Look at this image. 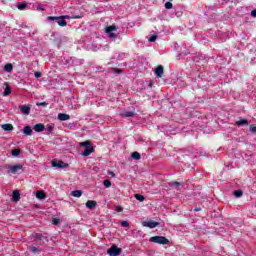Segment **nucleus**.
<instances>
[{
	"mask_svg": "<svg viewBox=\"0 0 256 256\" xmlns=\"http://www.w3.org/2000/svg\"><path fill=\"white\" fill-rule=\"evenodd\" d=\"M4 131H13V124H4L2 125Z\"/></svg>",
	"mask_w": 256,
	"mask_h": 256,
	"instance_id": "20",
	"label": "nucleus"
},
{
	"mask_svg": "<svg viewBox=\"0 0 256 256\" xmlns=\"http://www.w3.org/2000/svg\"><path fill=\"white\" fill-rule=\"evenodd\" d=\"M17 7H18L19 11H23V9H25L27 7V3L22 2V3L18 4Z\"/></svg>",
	"mask_w": 256,
	"mask_h": 256,
	"instance_id": "29",
	"label": "nucleus"
},
{
	"mask_svg": "<svg viewBox=\"0 0 256 256\" xmlns=\"http://www.w3.org/2000/svg\"><path fill=\"white\" fill-rule=\"evenodd\" d=\"M134 197H135V199H137V201H140V202L145 201V196H143L141 194H135Z\"/></svg>",
	"mask_w": 256,
	"mask_h": 256,
	"instance_id": "26",
	"label": "nucleus"
},
{
	"mask_svg": "<svg viewBox=\"0 0 256 256\" xmlns=\"http://www.w3.org/2000/svg\"><path fill=\"white\" fill-rule=\"evenodd\" d=\"M60 19H81V16L69 17L68 15H63V16H48L47 17V21H59Z\"/></svg>",
	"mask_w": 256,
	"mask_h": 256,
	"instance_id": "3",
	"label": "nucleus"
},
{
	"mask_svg": "<svg viewBox=\"0 0 256 256\" xmlns=\"http://www.w3.org/2000/svg\"><path fill=\"white\" fill-rule=\"evenodd\" d=\"M36 105H37V107H47L48 103L47 102H37Z\"/></svg>",
	"mask_w": 256,
	"mask_h": 256,
	"instance_id": "35",
	"label": "nucleus"
},
{
	"mask_svg": "<svg viewBox=\"0 0 256 256\" xmlns=\"http://www.w3.org/2000/svg\"><path fill=\"white\" fill-rule=\"evenodd\" d=\"M80 147H91V141L87 140L85 142H81Z\"/></svg>",
	"mask_w": 256,
	"mask_h": 256,
	"instance_id": "28",
	"label": "nucleus"
},
{
	"mask_svg": "<svg viewBox=\"0 0 256 256\" xmlns=\"http://www.w3.org/2000/svg\"><path fill=\"white\" fill-rule=\"evenodd\" d=\"M148 41H150V43H155L157 41V35H152Z\"/></svg>",
	"mask_w": 256,
	"mask_h": 256,
	"instance_id": "34",
	"label": "nucleus"
},
{
	"mask_svg": "<svg viewBox=\"0 0 256 256\" xmlns=\"http://www.w3.org/2000/svg\"><path fill=\"white\" fill-rule=\"evenodd\" d=\"M117 73H121V70H117Z\"/></svg>",
	"mask_w": 256,
	"mask_h": 256,
	"instance_id": "48",
	"label": "nucleus"
},
{
	"mask_svg": "<svg viewBox=\"0 0 256 256\" xmlns=\"http://www.w3.org/2000/svg\"><path fill=\"white\" fill-rule=\"evenodd\" d=\"M37 199H47V194L43 191H37L36 192Z\"/></svg>",
	"mask_w": 256,
	"mask_h": 256,
	"instance_id": "16",
	"label": "nucleus"
},
{
	"mask_svg": "<svg viewBox=\"0 0 256 256\" xmlns=\"http://www.w3.org/2000/svg\"><path fill=\"white\" fill-rule=\"evenodd\" d=\"M34 131H36V133H41V132L45 131V125L42 123H38V124L34 125Z\"/></svg>",
	"mask_w": 256,
	"mask_h": 256,
	"instance_id": "10",
	"label": "nucleus"
},
{
	"mask_svg": "<svg viewBox=\"0 0 256 256\" xmlns=\"http://www.w3.org/2000/svg\"><path fill=\"white\" fill-rule=\"evenodd\" d=\"M116 211H117L118 213H121V212L123 211V208H122L121 206H117V207H116Z\"/></svg>",
	"mask_w": 256,
	"mask_h": 256,
	"instance_id": "43",
	"label": "nucleus"
},
{
	"mask_svg": "<svg viewBox=\"0 0 256 256\" xmlns=\"http://www.w3.org/2000/svg\"><path fill=\"white\" fill-rule=\"evenodd\" d=\"M19 199H21V194L15 190L12 193V201H14V203H17V201H19Z\"/></svg>",
	"mask_w": 256,
	"mask_h": 256,
	"instance_id": "12",
	"label": "nucleus"
},
{
	"mask_svg": "<svg viewBox=\"0 0 256 256\" xmlns=\"http://www.w3.org/2000/svg\"><path fill=\"white\" fill-rule=\"evenodd\" d=\"M135 116V112L133 111H125L122 113V117H134Z\"/></svg>",
	"mask_w": 256,
	"mask_h": 256,
	"instance_id": "22",
	"label": "nucleus"
},
{
	"mask_svg": "<svg viewBox=\"0 0 256 256\" xmlns=\"http://www.w3.org/2000/svg\"><path fill=\"white\" fill-rule=\"evenodd\" d=\"M170 187H175L176 189H179V187H181V183L177 181L170 182Z\"/></svg>",
	"mask_w": 256,
	"mask_h": 256,
	"instance_id": "25",
	"label": "nucleus"
},
{
	"mask_svg": "<svg viewBox=\"0 0 256 256\" xmlns=\"http://www.w3.org/2000/svg\"><path fill=\"white\" fill-rule=\"evenodd\" d=\"M24 135L31 136L33 135V129H31V126H25L23 129Z\"/></svg>",
	"mask_w": 256,
	"mask_h": 256,
	"instance_id": "14",
	"label": "nucleus"
},
{
	"mask_svg": "<svg viewBox=\"0 0 256 256\" xmlns=\"http://www.w3.org/2000/svg\"><path fill=\"white\" fill-rule=\"evenodd\" d=\"M250 131L252 133H256V126L255 125H250Z\"/></svg>",
	"mask_w": 256,
	"mask_h": 256,
	"instance_id": "40",
	"label": "nucleus"
},
{
	"mask_svg": "<svg viewBox=\"0 0 256 256\" xmlns=\"http://www.w3.org/2000/svg\"><path fill=\"white\" fill-rule=\"evenodd\" d=\"M34 77H36V79H39V78L43 77V73H41V72H35V73H34Z\"/></svg>",
	"mask_w": 256,
	"mask_h": 256,
	"instance_id": "38",
	"label": "nucleus"
},
{
	"mask_svg": "<svg viewBox=\"0 0 256 256\" xmlns=\"http://www.w3.org/2000/svg\"><path fill=\"white\" fill-rule=\"evenodd\" d=\"M251 15H252L253 17H256V9L251 11Z\"/></svg>",
	"mask_w": 256,
	"mask_h": 256,
	"instance_id": "45",
	"label": "nucleus"
},
{
	"mask_svg": "<svg viewBox=\"0 0 256 256\" xmlns=\"http://www.w3.org/2000/svg\"><path fill=\"white\" fill-rule=\"evenodd\" d=\"M34 238H36L38 241H43V235L42 234L37 233V234L34 235Z\"/></svg>",
	"mask_w": 256,
	"mask_h": 256,
	"instance_id": "36",
	"label": "nucleus"
},
{
	"mask_svg": "<svg viewBox=\"0 0 256 256\" xmlns=\"http://www.w3.org/2000/svg\"><path fill=\"white\" fill-rule=\"evenodd\" d=\"M249 122L247 121V119H241L239 121H236L235 125H237V127H241L243 125H248Z\"/></svg>",
	"mask_w": 256,
	"mask_h": 256,
	"instance_id": "17",
	"label": "nucleus"
},
{
	"mask_svg": "<svg viewBox=\"0 0 256 256\" xmlns=\"http://www.w3.org/2000/svg\"><path fill=\"white\" fill-rule=\"evenodd\" d=\"M81 195H83V191L82 190H74V191L71 192V196L72 197L79 198V197H81Z\"/></svg>",
	"mask_w": 256,
	"mask_h": 256,
	"instance_id": "15",
	"label": "nucleus"
},
{
	"mask_svg": "<svg viewBox=\"0 0 256 256\" xmlns=\"http://www.w3.org/2000/svg\"><path fill=\"white\" fill-rule=\"evenodd\" d=\"M12 155L14 157H17V155H21V150L20 149H13L12 150Z\"/></svg>",
	"mask_w": 256,
	"mask_h": 256,
	"instance_id": "32",
	"label": "nucleus"
},
{
	"mask_svg": "<svg viewBox=\"0 0 256 256\" xmlns=\"http://www.w3.org/2000/svg\"><path fill=\"white\" fill-rule=\"evenodd\" d=\"M165 9H173V3L171 2H166L164 5Z\"/></svg>",
	"mask_w": 256,
	"mask_h": 256,
	"instance_id": "33",
	"label": "nucleus"
},
{
	"mask_svg": "<svg viewBox=\"0 0 256 256\" xmlns=\"http://www.w3.org/2000/svg\"><path fill=\"white\" fill-rule=\"evenodd\" d=\"M234 196L237 198L243 197V191H241V190L234 191Z\"/></svg>",
	"mask_w": 256,
	"mask_h": 256,
	"instance_id": "31",
	"label": "nucleus"
},
{
	"mask_svg": "<svg viewBox=\"0 0 256 256\" xmlns=\"http://www.w3.org/2000/svg\"><path fill=\"white\" fill-rule=\"evenodd\" d=\"M152 85H153V84H151V83H150V85H149V86H150V87H152Z\"/></svg>",
	"mask_w": 256,
	"mask_h": 256,
	"instance_id": "49",
	"label": "nucleus"
},
{
	"mask_svg": "<svg viewBox=\"0 0 256 256\" xmlns=\"http://www.w3.org/2000/svg\"><path fill=\"white\" fill-rule=\"evenodd\" d=\"M19 109L23 115H29L31 113V106L29 105H21Z\"/></svg>",
	"mask_w": 256,
	"mask_h": 256,
	"instance_id": "7",
	"label": "nucleus"
},
{
	"mask_svg": "<svg viewBox=\"0 0 256 256\" xmlns=\"http://www.w3.org/2000/svg\"><path fill=\"white\" fill-rule=\"evenodd\" d=\"M59 121H69L71 119V116L69 114L60 113L58 114Z\"/></svg>",
	"mask_w": 256,
	"mask_h": 256,
	"instance_id": "11",
	"label": "nucleus"
},
{
	"mask_svg": "<svg viewBox=\"0 0 256 256\" xmlns=\"http://www.w3.org/2000/svg\"><path fill=\"white\" fill-rule=\"evenodd\" d=\"M6 169L8 170V173H12V175H17L19 171H23V164L6 165Z\"/></svg>",
	"mask_w": 256,
	"mask_h": 256,
	"instance_id": "2",
	"label": "nucleus"
},
{
	"mask_svg": "<svg viewBox=\"0 0 256 256\" xmlns=\"http://www.w3.org/2000/svg\"><path fill=\"white\" fill-rule=\"evenodd\" d=\"M109 37H111L112 39H115V37H117V34L110 32L108 33Z\"/></svg>",
	"mask_w": 256,
	"mask_h": 256,
	"instance_id": "41",
	"label": "nucleus"
},
{
	"mask_svg": "<svg viewBox=\"0 0 256 256\" xmlns=\"http://www.w3.org/2000/svg\"><path fill=\"white\" fill-rule=\"evenodd\" d=\"M113 31H117V26L111 25L106 27V33H113Z\"/></svg>",
	"mask_w": 256,
	"mask_h": 256,
	"instance_id": "21",
	"label": "nucleus"
},
{
	"mask_svg": "<svg viewBox=\"0 0 256 256\" xmlns=\"http://www.w3.org/2000/svg\"><path fill=\"white\" fill-rule=\"evenodd\" d=\"M163 72H164V68H163L162 65H159V66L156 67V69H155V74H156V76H157L158 78L163 77Z\"/></svg>",
	"mask_w": 256,
	"mask_h": 256,
	"instance_id": "9",
	"label": "nucleus"
},
{
	"mask_svg": "<svg viewBox=\"0 0 256 256\" xmlns=\"http://www.w3.org/2000/svg\"><path fill=\"white\" fill-rule=\"evenodd\" d=\"M8 95H11V87L6 86L4 92H3V96L4 97H8Z\"/></svg>",
	"mask_w": 256,
	"mask_h": 256,
	"instance_id": "24",
	"label": "nucleus"
},
{
	"mask_svg": "<svg viewBox=\"0 0 256 256\" xmlns=\"http://www.w3.org/2000/svg\"><path fill=\"white\" fill-rule=\"evenodd\" d=\"M143 227H148V229H155V227H159V222H155L153 220L150 221H143Z\"/></svg>",
	"mask_w": 256,
	"mask_h": 256,
	"instance_id": "6",
	"label": "nucleus"
},
{
	"mask_svg": "<svg viewBox=\"0 0 256 256\" xmlns=\"http://www.w3.org/2000/svg\"><path fill=\"white\" fill-rule=\"evenodd\" d=\"M91 153H95V148L93 146H88L85 148V150L82 152V155L84 157H89Z\"/></svg>",
	"mask_w": 256,
	"mask_h": 256,
	"instance_id": "8",
	"label": "nucleus"
},
{
	"mask_svg": "<svg viewBox=\"0 0 256 256\" xmlns=\"http://www.w3.org/2000/svg\"><path fill=\"white\" fill-rule=\"evenodd\" d=\"M108 175H110V177H114L115 176V173L111 170L108 171Z\"/></svg>",
	"mask_w": 256,
	"mask_h": 256,
	"instance_id": "44",
	"label": "nucleus"
},
{
	"mask_svg": "<svg viewBox=\"0 0 256 256\" xmlns=\"http://www.w3.org/2000/svg\"><path fill=\"white\" fill-rule=\"evenodd\" d=\"M103 184H104V187H106L107 189L111 187V182L109 180H104Z\"/></svg>",
	"mask_w": 256,
	"mask_h": 256,
	"instance_id": "37",
	"label": "nucleus"
},
{
	"mask_svg": "<svg viewBox=\"0 0 256 256\" xmlns=\"http://www.w3.org/2000/svg\"><path fill=\"white\" fill-rule=\"evenodd\" d=\"M52 223H53V225H59V219L58 218H53Z\"/></svg>",
	"mask_w": 256,
	"mask_h": 256,
	"instance_id": "39",
	"label": "nucleus"
},
{
	"mask_svg": "<svg viewBox=\"0 0 256 256\" xmlns=\"http://www.w3.org/2000/svg\"><path fill=\"white\" fill-rule=\"evenodd\" d=\"M30 251L31 253H41V249H39V247L36 246H31Z\"/></svg>",
	"mask_w": 256,
	"mask_h": 256,
	"instance_id": "27",
	"label": "nucleus"
},
{
	"mask_svg": "<svg viewBox=\"0 0 256 256\" xmlns=\"http://www.w3.org/2000/svg\"><path fill=\"white\" fill-rule=\"evenodd\" d=\"M108 255L110 256H119L121 255V248L117 247V245L113 244L108 250Z\"/></svg>",
	"mask_w": 256,
	"mask_h": 256,
	"instance_id": "4",
	"label": "nucleus"
},
{
	"mask_svg": "<svg viewBox=\"0 0 256 256\" xmlns=\"http://www.w3.org/2000/svg\"><path fill=\"white\" fill-rule=\"evenodd\" d=\"M4 71H6V73H11V71H13V64L8 63L4 66Z\"/></svg>",
	"mask_w": 256,
	"mask_h": 256,
	"instance_id": "18",
	"label": "nucleus"
},
{
	"mask_svg": "<svg viewBox=\"0 0 256 256\" xmlns=\"http://www.w3.org/2000/svg\"><path fill=\"white\" fill-rule=\"evenodd\" d=\"M86 207L87 209H95V207H97V202L94 200H88L86 202Z\"/></svg>",
	"mask_w": 256,
	"mask_h": 256,
	"instance_id": "13",
	"label": "nucleus"
},
{
	"mask_svg": "<svg viewBox=\"0 0 256 256\" xmlns=\"http://www.w3.org/2000/svg\"><path fill=\"white\" fill-rule=\"evenodd\" d=\"M131 157H132V159L139 161V159H141V154L139 152H133Z\"/></svg>",
	"mask_w": 256,
	"mask_h": 256,
	"instance_id": "23",
	"label": "nucleus"
},
{
	"mask_svg": "<svg viewBox=\"0 0 256 256\" xmlns=\"http://www.w3.org/2000/svg\"><path fill=\"white\" fill-rule=\"evenodd\" d=\"M121 225H122V227H129V222L122 221Z\"/></svg>",
	"mask_w": 256,
	"mask_h": 256,
	"instance_id": "42",
	"label": "nucleus"
},
{
	"mask_svg": "<svg viewBox=\"0 0 256 256\" xmlns=\"http://www.w3.org/2000/svg\"><path fill=\"white\" fill-rule=\"evenodd\" d=\"M151 243H157L158 245H169V239L165 236H153L150 238Z\"/></svg>",
	"mask_w": 256,
	"mask_h": 256,
	"instance_id": "1",
	"label": "nucleus"
},
{
	"mask_svg": "<svg viewBox=\"0 0 256 256\" xmlns=\"http://www.w3.org/2000/svg\"><path fill=\"white\" fill-rule=\"evenodd\" d=\"M65 19H67V18H60L58 20L59 27H67V21H65Z\"/></svg>",
	"mask_w": 256,
	"mask_h": 256,
	"instance_id": "19",
	"label": "nucleus"
},
{
	"mask_svg": "<svg viewBox=\"0 0 256 256\" xmlns=\"http://www.w3.org/2000/svg\"><path fill=\"white\" fill-rule=\"evenodd\" d=\"M52 167H56L57 169H67L69 164L61 161V160H52Z\"/></svg>",
	"mask_w": 256,
	"mask_h": 256,
	"instance_id": "5",
	"label": "nucleus"
},
{
	"mask_svg": "<svg viewBox=\"0 0 256 256\" xmlns=\"http://www.w3.org/2000/svg\"><path fill=\"white\" fill-rule=\"evenodd\" d=\"M194 211H201V208H195Z\"/></svg>",
	"mask_w": 256,
	"mask_h": 256,
	"instance_id": "46",
	"label": "nucleus"
},
{
	"mask_svg": "<svg viewBox=\"0 0 256 256\" xmlns=\"http://www.w3.org/2000/svg\"><path fill=\"white\" fill-rule=\"evenodd\" d=\"M0 171H3V167L2 166H0Z\"/></svg>",
	"mask_w": 256,
	"mask_h": 256,
	"instance_id": "47",
	"label": "nucleus"
},
{
	"mask_svg": "<svg viewBox=\"0 0 256 256\" xmlns=\"http://www.w3.org/2000/svg\"><path fill=\"white\" fill-rule=\"evenodd\" d=\"M53 129H55V125H53V124L46 126V131H48V133H52Z\"/></svg>",
	"mask_w": 256,
	"mask_h": 256,
	"instance_id": "30",
	"label": "nucleus"
}]
</instances>
